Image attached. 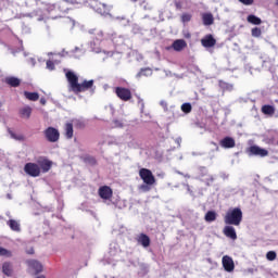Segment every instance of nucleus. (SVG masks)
Returning a JSON list of instances; mask_svg holds the SVG:
<instances>
[{
	"instance_id": "nucleus-40",
	"label": "nucleus",
	"mask_w": 278,
	"mask_h": 278,
	"mask_svg": "<svg viewBox=\"0 0 278 278\" xmlns=\"http://www.w3.org/2000/svg\"><path fill=\"white\" fill-rule=\"evenodd\" d=\"M40 103H41V105H47V100L45 98H41Z\"/></svg>"
},
{
	"instance_id": "nucleus-38",
	"label": "nucleus",
	"mask_w": 278,
	"mask_h": 278,
	"mask_svg": "<svg viewBox=\"0 0 278 278\" xmlns=\"http://www.w3.org/2000/svg\"><path fill=\"white\" fill-rule=\"evenodd\" d=\"M85 162H87L88 164H97V159H94L93 156H86L85 157Z\"/></svg>"
},
{
	"instance_id": "nucleus-18",
	"label": "nucleus",
	"mask_w": 278,
	"mask_h": 278,
	"mask_svg": "<svg viewBox=\"0 0 278 278\" xmlns=\"http://www.w3.org/2000/svg\"><path fill=\"white\" fill-rule=\"evenodd\" d=\"M137 242L141 244V247H143L144 249H147L148 247H151V238H149V236L144 233L139 235Z\"/></svg>"
},
{
	"instance_id": "nucleus-20",
	"label": "nucleus",
	"mask_w": 278,
	"mask_h": 278,
	"mask_svg": "<svg viewBox=\"0 0 278 278\" xmlns=\"http://www.w3.org/2000/svg\"><path fill=\"white\" fill-rule=\"evenodd\" d=\"M8 227H10L11 231H15L16 233L21 232V223L16 219H9L7 222Z\"/></svg>"
},
{
	"instance_id": "nucleus-14",
	"label": "nucleus",
	"mask_w": 278,
	"mask_h": 278,
	"mask_svg": "<svg viewBox=\"0 0 278 278\" xmlns=\"http://www.w3.org/2000/svg\"><path fill=\"white\" fill-rule=\"evenodd\" d=\"M219 144L223 149H233L236 147V140L231 137H225L219 141Z\"/></svg>"
},
{
	"instance_id": "nucleus-7",
	"label": "nucleus",
	"mask_w": 278,
	"mask_h": 278,
	"mask_svg": "<svg viewBox=\"0 0 278 278\" xmlns=\"http://www.w3.org/2000/svg\"><path fill=\"white\" fill-rule=\"evenodd\" d=\"M24 173L29 177H40V166L36 163H26L24 166Z\"/></svg>"
},
{
	"instance_id": "nucleus-11",
	"label": "nucleus",
	"mask_w": 278,
	"mask_h": 278,
	"mask_svg": "<svg viewBox=\"0 0 278 278\" xmlns=\"http://www.w3.org/2000/svg\"><path fill=\"white\" fill-rule=\"evenodd\" d=\"M98 194L100 199H103L104 201H110L112 199L114 191L109 186H102L98 190Z\"/></svg>"
},
{
	"instance_id": "nucleus-27",
	"label": "nucleus",
	"mask_w": 278,
	"mask_h": 278,
	"mask_svg": "<svg viewBox=\"0 0 278 278\" xmlns=\"http://www.w3.org/2000/svg\"><path fill=\"white\" fill-rule=\"evenodd\" d=\"M24 97L28 101H38V99H40V94H38V92L24 91Z\"/></svg>"
},
{
	"instance_id": "nucleus-4",
	"label": "nucleus",
	"mask_w": 278,
	"mask_h": 278,
	"mask_svg": "<svg viewBox=\"0 0 278 278\" xmlns=\"http://www.w3.org/2000/svg\"><path fill=\"white\" fill-rule=\"evenodd\" d=\"M139 177L142 179L143 184H146L141 185V190L149 192V190H151L149 186H153L155 184V176L153 175V172L149 168L142 167L139 169Z\"/></svg>"
},
{
	"instance_id": "nucleus-16",
	"label": "nucleus",
	"mask_w": 278,
	"mask_h": 278,
	"mask_svg": "<svg viewBox=\"0 0 278 278\" xmlns=\"http://www.w3.org/2000/svg\"><path fill=\"white\" fill-rule=\"evenodd\" d=\"M186 47H188V43L184 39H177L172 45V49H174V51H177V52L184 51Z\"/></svg>"
},
{
	"instance_id": "nucleus-30",
	"label": "nucleus",
	"mask_w": 278,
	"mask_h": 278,
	"mask_svg": "<svg viewBox=\"0 0 278 278\" xmlns=\"http://www.w3.org/2000/svg\"><path fill=\"white\" fill-rule=\"evenodd\" d=\"M180 21L185 25H186V23H190V21H192V14H190V13H182L181 16H180Z\"/></svg>"
},
{
	"instance_id": "nucleus-1",
	"label": "nucleus",
	"mask_w": 278,
	"mask_h": 278,
	"mask_svg": "<svg viewBox=\"0 0 278 278\" xmlns=\"http://www.w3.org/2000/svg\"><path fill=\"white\" fill-rule=\"evenodd\" d=\"M65 77L70 84V88L74 94H79V92H86L94 86V80H84L79 84V77H77L73 72H67Z\"/></svg>"
},
{
	"instance_id": "nucleus-26",
	"label": "nucleus",
	"mask_w": 278,
	"mask_h": 278,
	"mask_svg": "<svg viewBox=\"0 0 278 278\" xmlns=\"http://www.w3.org/2000/svg\"><path fill=\"white\" fill-rule=\"evenodd\" d=\"M248 23H251V25H262V18L257 17L254 14H250L247 17Z\"/></svg>"
},
{
	"instance_id": "nucleus-32",
	"label": "nucleus",
	"mask_w": 278,
	"mask_h": 278,
	"mask_svg": "<svg viewBox=\"0 0 278 278\" xmlns=\"http://www.w3.org/2000/svg\"><path fill=\"white\" fill-rule=\"evenodd\" d=\"M181 110L185 114H190V112H192V104L190 103H184L181 105Z\"/></svg>"
},
{
	"instance_id": "nucleus-44",
	"label": "nucleus",
	"mask_w": 278,
	"mask_h": 278,
	"mask_svg": "<svg viewBox=\"0 0 278 278\" xmlns=\"http://www.w3.org/2000/svg\"><path fill=\"white\" fill-rule=\"evenodd\" d=\"M132 3H136L138 0H130Z\"/></svg>"
},
{
	"instance_id": "nucleus-8",
	"label": "nucleus",
	"mask_w": 278,
	"mask_h": 278,
	"mask_svg": "<svg viewBox=\"0 0 278 278\" xmlns=\"http://www.w3.org/2000/svg\"><path fill=\"white\" fill-rule=\"evenodd\" d=\"M115 94L121 101H131V90L125 87H116L115 88Z\"/></svg>"
},
{
	"instance_id": "nucleus-17",
	"label": "nucleus",
	"mask_w": 278,
	"mask_h": 278,
	"mask_svg": "<svg viewBox=\"0 0 278 278\" xmlns=\"http://www.w3.org/2000/svg\"><path fill=\"white\" fill-rule=\"evenodd\" d=\"M27 265L29 266V268L35 270L36 275H38V273H42V264L40 262L36 260H29L27 261Z\"/></svg>"
},
{
	"instance_id": "nucleus-35",
	"label": "nucleus",
	"mask_w": 278,
	"mask_h": 278,
	"mask_svg": "<svg viewBox=\"0 0 278 278\" xmlns=\"http://www.w3.org/2000/svg\"><path fill=\"white\" fill-rule=\"evenodd\" d=\"M251 34L254 38H260V36H262V28L254 27L252 28Z\"/></svg>"
},
{
	"instance_id": "nucleus-2",
	"label": "nucleus",
	"mask_w": 278,
	"mask_h": 278,
	"mask_svg": "<svg viewBox=\"0 0 278 278\" xmlns=\"http://www.w3.org/2000/svg\"><path fill=\"white\" fill-rule=\"evenodd\" d=\"M46 12L50 18H60L62 14H66L71 8L66 7L65 2H56L54 4H46Z\"/></svg>"
},
{
	"instance_id": "nucleus-28",
	"label": "nucleus",
	"mask_w": 278,
	"mask_h": 278,
	"mask_svg": "<svg viewBox=\"0 0 278 278\" xmlns=\"http://www.w3.org/2000/svg\"><path fill=\"white\" fill-rule=\"evenodd\" d=\"M216 212L214 211H208L206 212L204 219L206 223H214V220H216Z\"/></svg>"
},
{
	"instance_id": "nucleus-39",
	"label": "nucleus",
	"mask_w": 278,
	"mask_h": 278,
	"mask_svg": "<svg viewBox=\"0 0 278 278\" xmlns=\"http://www.w3.org/2000/svg\"><path fill=\"white\" fill-rule=\"evenodd\" d=\"M238 1L243 5H253V3H255V0H238Z\"/></svg>"
},
{
	"instance_id": "nucleus-12",
	"label": "nucleus",
	"mask_w": 278,
	"mask_h": 278,
	"mask_svg": "<svg viewBox=\"0 0 278 278\" xmlns=\"http://www.w3.org/2000/svg\"><path fill=\"white\" fill-rule=\"evenodd\" d=\"M250 155H258L260 157H266L268 155V150L262 149L257 146H251L249 148Z\"/></svg>"
},
{
	"instance_id": "nucleus-19",
	"label": "nucleus",
	"mask_w": 278,
	"mask_h": 278,
	"mask_svg": "<svg viewBox=\"0 0 278 278\" xmlns=\"http://www.w3.org/2000/svg\"><path fill=\"white\" fill-rule=\"evenodd\" d=\"M64 136L67 140H72L73 136H74V129H73V123L72 122H67L65 123L64 126Z\"/></svg>"
},
{
	"instance_id": "nucleus-33",
	"label": "nucleus",
	"mask_w": 278,
	"mask_h": 278,
	"mask_svg": "<svg viewBox=\"0 0 278 278\" xmlns=\"http://www.w3.org/2000/svg\"><path fill=\"white\" fill-rule=\"evenodd\" d=\"M266 258L269 261V262H275V260H277V252L275 251H269L266 253Z\"/></svg>"
},
{
	"instance_id": "nucleus-34",
	"label": "nucleus",
	"mask_w": 278,
	"mask_h": 278,
	"mask_svg": "<svg viewBox=\"0 0 278 278\" xmlns=\"http://www.w3.org/2000/svg\"><path fill=\"white\" fill-rule=\"evenodd\" d=\"M0 255L3 257H12V251L0 247Z\"/></svg>"
},
{
	"instance_id": "nucleus-43",
	"label": "nucleus",
	"mask_w": 278,
	"mask_h": 278,
	"mask_svg": "<svg viewBox=\"0 0 278 278\" xmlns=\"http://www.w3.org/2000/svg\"><path fill=\"white\" fill-rule=\"evenodd\" d=\"M27 253H28L29 255H34V249H30Z\"/></svg>"
},
{
	"instance_id": "nucleus-37",
	"label": "nucleus",
	"mask_w": 278,
	"mask_h": 278,
	"mask_svg": "<svg viewBox=\"0 0 278 278\" xmlns=\"http://www.w3.org/2000/svg\"><path fill=\"white\" fill-rule=\"evenodd\" d=\"M46 67L48 68V71H55V63L51 60H48L46 62Z\"/></svg>"
},
{
	"instance_id": "nucleus-10",
	"label": "nucleus",
	"mask_w": 278,
	"mask_h": 278,
	"mask_svg": "<svg viewBox=\"0 0 278 278\" xmlns=\"http://www.w3.org/2000/svg\"><path fill=\"white\" fill-rule=\"evenodd\" d=\"M37 165H39L41 173H49L53 167V161L46 157H40L37 161Z\"/></svg>"
},
{
	"instance_id": "nucleus-6",
	"label": "nucleus",
	"mask_w": 278,
	"mask_h": 278,
	"mask_svg": "<svg viewBox=\"0 0 278 278\" xmlns=\"http://www.w3.org/2000/svg\"><path fill=\"white\" fill-rule=\"evenodd\" d=\"M43 136L48 142H58L60 140V130L50 126L43 131Z\"/></svg>"
},
{
	"instance_id": "nucleus-21",
	"label": "nucleus",
	"mask_w": 278,
	"mask_h": 278,
	"mask_svg": "<svg viewBox=\"0 0 278 278\" xmlns=\"http://www.w3.org/2000/svg\"><path fill=\"white\" fill-rule=\"evenodd\" d=\"M2 273L3 275H5L7 277H12V274L14 273V267L12 265V263L10 262H4L2 264Z\"/></svg>"
},
{
	"instance_id": "nucleus-45",
	"label": "nucleus",
	"mask_w": 278,
	"mask_h": 278,
	"mask_svg": "<svg viewBox=\"0 0 278 278\" xmlns=\"http://www.w3.org/2000/svg\"><path fill=\"white\" fill-rule=\"evenodd\" d=\"M275 5H277V8H278V0H276Z\"/></svg>"
},
{
	"instance_id": "nucleus-5",
	"label": "nucleus",
	"mask_w": 278,
	"mask_h": 278,
	"mask_svg": "<svg viewBox=\"0 0 278 278\" xmlns=\"http://www.w3.org/2000/svg\"><path fill=\"white\" fill-rule=\"evenodd\" d=\"M88 5L91 10L101 14V16H108V14H110V7L105 3L99 2V0H88Z\"/></svg>"
},
{
	"instance_id": "nucleus-25",
	"label": "nucleus",
	"mask_w": 278,
	"mask_h": 278,
	"mask_svg": "<svg viewBox=\"0 0 278 278\" xmlns=\"http://www.w3.org/2000/svg\"><path fill=\"white\" fill-rule=\"evenodd\" d=\"M203 25L210 26L214 25V15L212 13H204L202 15Z\"/></svg>"
},
{
	"instance_id": "nucleus-42",
	"label": "nucleus",
	"mask_w": 278,
	"mask_h": 278,
	"mask_svg": "<svg viewBox=\"0 0 278 278\" xmlns=\"http://www.w3.org/2000/svg\"><path fill=\"white\" fill-rule=\"evenodd\" d=\"M207 181H214V176H208V179H207Z\"/></svg>"
},
{
	"instance_id": "nucleus-36",
	"label": "nucleus",
	"mask_w": 278,
	"mask_h": 278,
	"mask_svg": "<svg viewBox=\"0 0 278 278\" xmlns=\"http://www.w3.org/2000/svg\"><path fill=\"white\" fill-rule=\"evenodd\" d=\"M60 3H65V7L68 8V5H77L79 1L77 0H61Z\"/></svg>"
},
{
	"instance_id": "nucleus-15",
	"label": "nucleus",
	"mask_w": 278,
	"mask_h": 278,
	"mask_svg": "<svg viewBox=\"0 0 278 278\" xmlns=\"http://www.w3.org/2000/svg\"><path fill=\"white\" fill-rule=\"evenodd\" d=\"M201 43L206 49H210L216 45V39L212 35H206L203 39H201Z\"/></svg>"
},
{
	"instance_id": "nucleus-9",
	"label": "nucleus",
	"mask_w": 278,
	"mask_h": 278,
	"mask_svg": "<svg viewBox=\"0 0 278 278\" xmlns=\"http://www.w3.org/2000/svg\"><path fill=\"white\" fill-rule=\"evenodd\" d=\"M222 264L226 273H233V270L236 269V264L233 263V258H231V256L229 255L223 256Z\"/></svg>"
},
{
	"instance_id": "nucleus-23",
	"label": "nucleus",
	"mask_w": 278,
	"mask_h": 278,
	"mask_svg": "<svg viewBox=\"0 0 278 278\" xmlns=\"http://www.w3.org/2000/svg\"><path fill=\"white\" fill-rule=\"evenodd\" d=\"M31 112H33L31 106L29 105L23 106L22 109H20V116L21 118H30Z\"/></svg>"
},
{
	"instance_id": "nucleus-3",
	"label": "nucleus",
	"mask_w": 278,
	"mask_h": 278,
	"mask_svg": "<svg viewBox=\"0 0 278 278\" xmlns=\"http://www.w3.org/2000/svg\"><path fill=\"white\" fill-rule=\"evenodd\" d=\"M224 223L235 227L240 226V223H242V210L240 207L229 210L224 217Z\"/></svg>"
},
{
	"instance_id": "nucleus-31",
	"label": "nucleus",
	"mask_w": 278,
	"mask_h": 278,
	"mask_svg": "<svg viewBox=\"0 0 278 278\" xmlns=\"http://www.w3.org/2000/svg\"><path fill=\"white\" fill-rule=\"evenodd\" d=\"M72 123L76 129H84V127H86V123L81 119H73Z\"/></svg>"
},
{
	"instance_id": "nucleus-13",
	"label": "nucleus",
	"mask_w": 278,
	"mask_h": 278,
	"mask_svg": "<svg viewBox=\"0 0 278 278\" xmlns=\"http://www.w3.org/2000/svg\"><path fill=\"white\" fill-rule=\"evenodd\" d=\"M223 233L226 238H230V240H238V235L236 233V228H233V226L224 227Z\"/></svg>"
},
{
	"instance_id": "nucleus-22",
	"label": "nucleus",
	"mask_w": 278,
	"mask_h": 278,
	"mask_svg": "<svg viewBox=\"0 0 278 278\" xmlns=\"http://www.w3.org/2000/svg\"><path fill=\"white\" fill-rule=\"evenodd\" d=\"M5 84H8V86H11V88H18V86H21V79L14 76L7 77Z\"/></svg>"
},
{
	"instance_id": "nucleus-29",
	"label": "nucleus",
	"mask_w": 278,
	"mask_h": 278,
	"mask_svg": "<svg viewBox=\"0 0 278 278\" xmlns=\"http://www.w3.org/2000/svg\"><path fill=\"white\" fill-rule=\"evenodd\" d=\"M8 131H9V134H10L11 138H13V140H20V141L25 140V136H23V135H16L14 131H12L11 128H8Z\"/></svg>"
},
{
	"instance_id": "nucleus-41",
	"label": "nucleus",
	"mask_w": 278,
	"mask_h": 278,
	"mask_svg": "<svg viewBox=\"0 0 278 278\" xmlns=\"http://www.w3.org/2000/svg\"><path fill=\"white\" fill-rule=\"evenodd\" d=\"M176 8H177V10H181V3L176 2Z\"/></svg>"
},
{
	"instance_id": "nucleus-24",
	"label": "nucleus",
	"mask_w": 278,
	"mask_h": 278,
	"mask_svg": "<svg viewBox=\"0 0 278 278\" xmlns=\"http://www.w3.org/2000/svg\"><path fill=\"white\" fill-rule=\"evenodd\" d=\"M261 112L266 116H274L275 115V108L270 104H265L262 106Z\"/></svg>"
}]
</instances>
